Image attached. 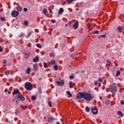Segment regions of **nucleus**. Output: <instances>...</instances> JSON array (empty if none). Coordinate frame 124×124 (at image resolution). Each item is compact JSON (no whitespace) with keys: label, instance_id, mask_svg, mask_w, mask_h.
I'll return each mask as SVG.
<instances>
[{"label":"nucleus","instance_id":"obj_23","mask_svg":"<svg viewBox=\"0 0 124 124\" xmlns=\"http://www.w3.org/2000/svg\"><path fill=\"white\" fill-rule=\"evenodd\" d=\"M102 37V38H105L106 37V34L101 35L98 37V38H101Z\"/></svg>","mask_w":124,"mask_h":124},{"label":"nucleus","instance_id":"obj_27","mask_svg":"<svg viewBox=\"0 0 124 124\" xmlns=\"http://www.w3.org/2000/svg\"><path fill=\"white\" fill-rule=\"evenodd\" d=\"M44 67H45V68H47V67H48V65L47 64V63H46V62H45L44 63Z\"/></svg>","mask_w":124,"mask_h":124},{"label":"nucleus","instance_id":"obj_43","mask_svg":"<svg viewBox=\"0 0 124 124\" xmlns=\"http://www.w3.org/2000/svg\"><path fill=\"white\" fill-rule=\"evenodd\" d=\"M50 57H54L55 56V54L54 53H50Z\"/></svg>","mask_w":124,"mask_h":124},{"label":"nucleus","instance_id":"obj_52","mask_svg":"<svg viewBox=\"0 0 124 124\" xmlns=\"http://www.w3.org/2000/svg\"><path fill=\"white\" fill-rule=\"evenodd\" d=\"M6 62H7L6 60H4L3 62V63H6Z\"/></svg>","mask_w":124,"mask_h":124},{"label":"nucleus","instance_id":"obj_10","mask_svg":"<svg viewBox=\"0 0 124 124\" xmlns=\"http://www.w3.org/2000/svg\"><path fill=\"white\" fill-rule=\"evenodd\" d=\"M39 58L38 56H36L35 58L32 59V61L34 62H39Z\"/></svg>","mask_w":124,"mask_h":124},{"label":"nucleus","instance_id":"obj_17","mask_svg":"<svg viewBox=\"0 0 124 124\" xmlns=\"http://www.w3.org/2000/svg\"><path fill=\"white\" fill-rule=\"evenodd\" d=\"M66 93L67 94H68V95H69L68 96V97L69 98V97H72V94H71V93H70V92L69 91H67L66 92Z\"/></svg>","mask_w":124,"mask_h":124},{"label":"nucleus","instance_id":"obj_6","mask_svg":"<svg viewBox=\"0 0 124 124\" xmlns=\"http://www.w3.org/2000/svg\"><path fill=\"white\" fill-rule=\"evenodd\" d=\"M91 111L93 115H96L98 113V109L95 108H91Z\"/></svg>","mask_w":124,"mask_h":124},{"label":"nucleus","instance_id":"obj_42","mask_svg":"<svg viewBox=\"0 0 124 124\" xmlns=\"http://www.w3.org/2000/svg\"><path fill=\"white\" fill-rule=\"evenodd\" d=\"M69 78L71 79H74V76H70L69 77Z\"/></svg>","mask_w":124,"mask_h":124},{"label":"nucleus","instance_id":"obj_63","mask_svg":"<svg viewBox=\"0 0 124 124\" xmlns=\"http://www.w3.org/2000/svg\"><path fill=\"white\" fill-rule=\"evenodd\" d=\"M44 119H46V117H45Z\"/></svg>","mask_w":124,"mask_h":124},{"label":"nucleus","instance_id":"obj_59","mask_svg":"<svg viewBox=\"0 0 124 124\" xmlns=\"http://www.w3.org/2000/svg\"><path fill=\"white\" fill-rule=\"evenodd\" d=\"M102 124H108V123H103Z\"/></svg>","mask_w":124,"mask_h":124},{"label":"nucleus","instance_id":"obj_56","mask_svg":"<svg viewBox=\"0 0 124 124\" xmlns=\"http://www.w3.org/2000/svg\"><path fill=\"white\" fill-rule=\"evenodd\" d=\"M56 124H61L59 122H57Z\"/></svg>","mask_w":124,"mask_h":124},{"label":"nucleus","instance_id":"obj_2","mask_svg":"<svg viewBox=\"0 0 124 124\" xmlns=\"http://www.w3.org/2000/svg\"><path fill=\"white\" fill-rule=\"evenodd\" d=\"M109 89L111 93H117V85L115 83H113L109 86Z\"/></svg>","mask_w":124,"mask_h":124},{"label":"nucleus","instance_id":"obj_39","mask_svg":"<svg viewBox=\"0 0 124 124\" xmlns=\"http://www.w3.org/2000/svg\"><path fill=\"white\" fill-rule=\"evenodd\" d=\"M23 11H24V12H27L28 11V8H24V9H23Z\"/></svg>","mask_w":124,"mask_h":124},{"label":"nucleus","instance_id":"obj_9","mask_svg":"<svg viewBox=\"0 0 124 124\" xmlns=\"http://www.w3.org/2000/svg\"><path fill=\"white\" fill-rule=\"evenodd\" d=\"M73 27L74 28V29H75V30H77V29H78V27H79V23L78 22V21L75 22L73 25Z\"/></svg>","mask_w":124,"mask_h":124},{"label":"nucleus","instance_id":"obj_30","mask_svg":"<svg viewBox=\"0 0 124 124\" xmlns=\"http://www.w3.org/2000/svg\"><path fill=\"white\" fill-rule=\"evenodd\" d=\"M99 31H93L92 32V34H97V33H99Z\"/></svg>","mask_w":124,"mask_h":124},{"label":"nucleus","instance_id":"obj_4","mask_svg":"<svg viewBox=\"0 0 124 124\" xmlns=\"http://www.w3.org/2000/svg\"><path fill=\"white\" fill-rule=\"evenodd\" d=\"M18 98H19L20 100H21V101H24V100H25V98L24 97V96H23V95H22L21 93H18V96L15 97V99L17 100L18 99Z\"/></svg>","mask_w":124,"mask_h":124},{"label":"nucleus","instance_id":"obj_18","mask_svg":"<svg viewBox=\"0 0 124 124\" xmlns=\"http://www.w3.org/2000/svg\"><path fill=\"white\" fill-rule=\"evenodd\" d=\"M27 74H30L31 73V68L28 67L26 69Z\"/></svg>","mask_w":124,"mask_h":124},{"label":"nucleus","instance_id":"obj_48","mask_svg":"<svg viewBox=\"0 0 124 124\" xmlns=\"http://www.w3.org/2000/svg\"><path fill=\"white\" fill-rule=\"evenodd\" d=\"M49 13H51V14L53 13V12L52 11V10H51V9L49 10Z\"/></svg>","mask_w":124,"mask_h":124},{"label":"nucleus","instance_id":"obj_5","mask_svg":"<svg viewBox=\"0 0 124 124\" xmlns=\"http://www.w3.org/2000/svg\"><path fill=\"white\" fill-rule=\"evenodd\" d=\"M12 17H17L19 15V12L13 10L11 13Z\"/></svg>","mask_w":124,"mask_h":124},{"label":"nucleus","instance_id":"obj_49","mask_svg":"<svg viewBox=\"0 0 124 124\" xmlns=\"http://www.w3.org/2000/svg\"><path fill=\"white\" fill-rule=\"evenodd\" d=\"M8 91V89H5V90H4V92L5 93H7V91Z\"/></svg>","mask_w":124,"mask_h":124},{"label":"nucleus","instance_id":"obj_61","mask_svg":"<svg viewBox=\"0 0 124 124\" xmlns=\"http://www.w3.org/2000/svg\"><path fill=\"white\" fill-rule=\"evenodd\" d=\"M90 29L88 30V32H90Z\"/></svg>","mask_w":124,"mask_h":124},{"label":"nucleus","instance_id":"obj_54","mask_svg":"<svg viewBox=\"0 0 124 124\" xmlns=\"http://www.w3.org/2000/svg\"><path fill=\"white\" fill-rule=\"evenodd\" d=\"M71 57H72V58H73V59H75V57H74V55H71Z\"/></svg>","mask_w":124,"mask_h":124},{"label":"nucleus","instance_id":"obj_47","mask_svg":"<svg viewBox=\"0 0 124 124\" xmlns=\"http://www.w3.org/2000/svg\"><path fill=\"white\" fill-rule=\"evenodd\" d=\"M16 105H18V104H19V101L18 100H16Z\"/></svg>","mask_w":124,"mask_h":124},{"label":"nucleus","instance_id":"obj_44","mask_svg":"<svg viewBox=\"0 0 124 124\" xmlns=\"http://www.w3.org/2000/svg\"><path fill=\"white\" fill-rule=\"evenodd\" d=\"M3 49H2V47L1 46H0V53L2 52Z\"/></svg>","mask_w":124,"mask_h":124},{"label":"nucleus","instance_id":"obj_22","mask_svg":"<svg viewBox=\"0 0 124 124\" xmlns=\"http://www.w3.org/2000/svg\"><path fill=\"white\" fill-rule=\"evenodd\" d=\"M19 37H25V34L23 32H21L19 35H18Z\"/></svg>","mask_w":124,"mask_h":124},{"label":"nucleus","instance_id":"obj_1","mask_svg":"<svg viewBox=\"0 0 124 124\" xmlns=\"http://www.w3.org/2000/svg\"><path fill=\"white\" fill-rule=\"evenodd\" d=\"M77 99H82V98H84L86 99V100H88L90 101L93 98L92 94L84 92H79L78 93L77 96Z\"/></svg>","mask_w":124,"mask_h":124},{"label":"nucleus","instance_id":"obj_55","mask_svg":"<svg viewBox=\"0 0 124 124\" xmlns=\"http://www.w3.org/2000/svg\"><path fill=\"white\" fill-rule=\"evenodd\" d=\"M94 84H95V85H96V84H98V82H94Z\"/></svg>","mask_w":124,"mask_h":124},{"label":"nucleus","instance_id":"obj_8","mask_svg":"<svg viewBox=\"0 0 124 124\" xmlns=\"http://www.w3.org/2000/svg\"><path fill=\"white\" fill-rule=\"evenodd\" d=\"M56 83L58 86H63L64 80H62L61 81H56Z\"/></svg>","mask_w":124,"mask_h":124},{"label":"nucleus","instance_id":"obj_15","mask_svg":"<svg viewBox=\"0 0 124 124\" xmlns=\"http://www.w3.org/2000/svg\"><path fill=\"white\" fill-rule=\"evenodd\" d=\"M117 30L119 32H122L123 31V27L119 26L117 27Z\"/></svg>","mask_w":124,"mask_h":124},{"label":"nucleus","instance_id":"obj_28","mask_svg":"<svg viewBox=\"0 0 124 124\" xmlns=\"http://www.w3.org/2000/svg\"><path fill=\"white\" fill-rule=\"evenodd\" d=\"M54 70H58V67L57 65H55L53 67Z\"/></svg>","mask_w":124,"mask_h":124},{"label":"nucleus","instance_id":"obj_35","mask_svg":"<svg viewBox=\"0 0 124 124\" xmlns=\"http://www.w3.org/2000/svg\"><path fill=\"white\" fill-rule=\"evenodd\" d=\"M48 106L49 107H52V103L50 101L48 102Z\"/></svg>","mask_w":124,"mask_h":124},{"label":"nucleus","instance_id":"obj_60","mask_svg":"<svg viewBox=\"0 0 124 124\" xmlns=\"http://www.w3.org/2000/svg\"><path fill=\"white\" fill-rule=\"evenodd\" d=\"M65 27H67V24H65Z\"/></svg>","mask_w":124,"mask_h":124},{"label":"nucleus","instance_id":"obj_51","mask_svg":"<svg viewBox=\"0 0 124 124\" xmlns=\"http://www.w3.org/2000/svg\"><path fill=\"white\" fill-rule=\"evenodd\" d=\"M4 74H5V75H7V74H8V73L7 72V71H5L4 72Z\"/></svg>","mask_w":124,"mask_h":124},{"label":"nucleus","instance_id":"obj_33","mask_svg":"<svg viewBox=\"0 0 124 124\" xmlns=\"http://www.w3.org/2000/svg\"><path fill=\"white\" fill-rule=\"evenodd\" d=\"M35 99H36V97H35V96L32 95L31 96V100H35Z\"/></svg>","mask_w":124,"mask_h":124},{"label":"nucleus","instance_id":"obj_29","mask_svg":"<svg viewBox=\"0 0 124 124\" xmlns=\"http://www.w3.org/2000/svg\"><path fill=\"white\" fill-rule=\"evenodd\" d=\"M85 110L86 111V112H90V108H89V107L87 106L85 108Z\"/></svg>","mask_w":124,"mask_h":124},{"label":"nucleus","instance_id":"obj_53","mask_svg":"<svg viewBox=\"0 0 124 124\" xmlns=\"http://www.w3.org/2000/svg\"><path fill=\"white\" fill-rule=\"evenodd\" d=\"M98 87H101V83H98Z\"/></svg>","mask_w":124,"mask_h":124},{"label":"nucleus","instance_id":"obj_62","mask_svg":"<svg viewBox=\"0 0 124 124\" xmlns=\"http://www.w3.org/2000/svg\"><path fill=\"white\" fill-rule=\"evenodd\" d=\"M26 108H28V106H26Z\"/></svg>","mask_w":124,"mask_h":124},{"label":"nucleus","instance_id":"obj_32","mask_svg":"<svg viewBox=\"0 0 124 124\" xmlns=\"http://www.w3.org/2000/svg\"><path fill=\"white\" fill-rule=\"evenodd\" d=\"M72 1H73V0H67V2L68 4L72 3Z\"/></svg>","mask_w":124,"mask_h":124},{"label":"nucleus","instance_id":"obj_21","mask_svg":"<svg viewBox=\"0 0 124 124\" xmlns=\"http://www.w3.org/2000/svg\"><path fill=\"white\" fill-rule=\"evenodd\" d=\"M30 56H31V53H28L26 54L25 56V59H28V58H29Z\"/></svg>","mask_w":124,"mask_h":124},{"label":"nucleus","instance_id":"obj_46","mask_svg":"<svg viewBox=\"0 0 124 124\" xmlns=\"http://www.w3.org/2000/svg\"><path fill=\"white\" fill-rule=\"evenodd\" d=\"M72 23V22H71V21H70L68 22V25L69 26H70V25H71Z\"/></svg>","mask_w":124,"mask_h":124},{"label":"nucleus","instance_id":"obj_57","mask_svg":"<svg viewBox=\"0 0 124 124\" xmlns=\"http://www.w3.org/2000/svg\"><path fill=\"white\" fill-rule=\"evenodd\" d=\"M13 101L14 102L15 101V99H14L13 100Z\"/></svg>","mask_w":124,"mask_h":124},{"label":"nucleus","instance_id":"obj_20","mask_svg":"<svg viewBox=\"0 0 124 124\" xmlns=\"http://www.w3.org/2000/svg\"><path fill=\"white\" fill-rule=\"evenodd\" d=\"M63 12V8H61L59 11V14L61 15Z\"/></svg>","mask_w":124,"mask_h":124},{"label":"nucleus","instance_id":"obj_36","mask_svg":"<svg viewBox=\"0 0 124 124\" xmlns=\"http://www.w3.org/2000/svg\"><path fill=\"white\" fill-rule=\"evenodd\" d=\"M106 104L107 105H109V104H110V101L109 100H107L106 101Z\"/></svg>","mask_w":124,"mask_h":124},{"label":"nucleus","instance_id":"obj_58","mask_svg":"<svg viewBox=\"0 0 124 124\" xmlns=\"http://www.w3.org/2000/svg\"><path fill=\"white\" fill-rule=\"evenodd\" d=\"M76 74H78V71H77V72H76Z\"/></svg>","mask_w":124,"mask_h":124},{"label":"nucleus","instance_id":"obj_41","mask_svg":"<svg viewBox=\"0 0 124 124\" xmlns=\"http://www.w3.org/2000/svg\"><path fill=\"white\" fill-rule=\"evenodd\" d=\"M51 23H52L53 24H54V23H56V20L55 19H52L51 20Z\"/></svg>","mask_w":124,"mask_h":124},{"label":"nucleus","instance_id":"obj_13","mask_svg":"<svg viewBox=\"0 0 124 124\" xmlns=\"http://www.w3.org/2000/svg\"><path fill=\"white\" fill-rule=\"evenodd\" d=\"M53 121H55V118L52 117H49L47 120V122H49V123H51V122H53Z\"/></svg>","mask_w":124,"mask_h":124},{"label":"nucleus","instance_id":"obj_12","mask_svg":"<svg viewBox=\"0 0 124 124\" xmlns=\"http://www.w3.org/2000/svg\"><path fill=\"white\" fill-rule=\"evenodd\" d=\"M19 93H20L19 92V90L18 89H16L13 93V95H14L15 94H17V93L19 94Z\"/></svg>","mask_w":124,"mask_h":124},{"label":"nucleus","instance_id":"obj_34","mask_svg":"<svg viewBox=\"0 0 124 124\" xmlns=\"http://www.w3.org/2000/svg\"><path fill=\"white\" fill-rule=\"evenodd\" d=\"M0 19L1 21H2V22H4L5 18L3 17H0Z\"/></svg>","mask_w":124,"mask_h":124},{"label":"nucleus","instance_id":"obj_38","mask_svg":"<svg viewBox=\"0 0 124 124\" xmlns=\"http://www.w3.org/2000/svg\"><path fill=\"white\" fill-rule=\"evenodd\" d=\"M99 82H100L101 83H102L103 82V79L102 78H98Z\"/></svg>","mask_w":124,"mask_h":124},{"label":"nucleus","instance_id":"obj_7","mask_svg":"<svg viewBox=\"0 0 124 124\" xmlns=\"http://www.w3.org/2000/svg\"><path fill=\"white\" fill-rule=\"evenodd\" d=\"M32 70L35 72H37V71L38 70V64H37V63L34 64L33 65Z\"/></svg>","mask_w":124,"mask_h":124},{"label":"nucleus","instance_id":"obj_26","mask_svg":"<svg viewBox=\"0 0 124 124\" xmlns=\"http://www.w3.org/2000/svg\"><path fill=\"white\" fill-rule=\"evenodd\" d=\"M50 63L51 64H52V65L55 64V63H56V61H55L54 60H51L50 61Z\"/></svg>","mask_w":124,"mask_h":124},{"label":"nucleus","instance_id":"obj_50","mask_svg":"<svg viewBox=\"0 0 124 124\" xmlns=\"http://www.w3.org/2000/svg\"><path fill=\"white\" fill-rule=\"evenodd\" d=\"M30 35H31V32L28 34V36L30 37Z\"/></svg>","mask_w":124,"mask_h":124},{"label":"nucleus","instance_id":"obj_24","mask_svg":"<svg viewBox=\"0 0 124 124\" xmlns=\"http://www.w3.org/2000/svg\"><path fill=\"white\" fill-rule=\"evenodd\" d=\"M120 75H121V72H120V71H117L116 72V77H118V76H119Z\"/></svg>","mask_w":124,"mask_h":124},{"label":"nucleus","instance_id":"obj_14","mask_svg":"<svg viewBox=\"0 0 124 124\" xmlns=\"http://www.w3.org/2000/svg\"><path fill=\"white\" fill-rule=\"evenodd\" d=\"M16 8L18 11H22V10H23V8L20 6H18Z\"/></svg>","mask_w":124,"mask_h":124},{"label":"nucleus","instance_id":"obj_11","mask_svg":"<svg viewBox=\"0 0 124 124\" xmlns=\"http://www.w3.org/2000/svg\"><path fill=\"white\" fill-rule=\"evenodd\" d=\"M69 88L71 89H72L75 86V83H73L72 81H70L69 82Z\"/></svg>","mask_w":124,"mask_h":124},{"label":"nucleus","instance_id":"obj_3","mask_svg":"<svg viewBox=\"0 0 124 124\" xmlns=\"http://www.w3.org/2000/svg\"><path fill=\"white\" fill-rule=\"evenodd\" d=\"M25 88L27 91H31L32 89V85L30 82H26L25 84Z\"/></svg>","mask_w":124,"mask_h":124},{"label":"nucleus","instance_id":"obj_19","mask_svg":"<svg viewBox=\"0 0 124 124\" xmlns=\"http://www.w3.org/2000/svg\"><path fill=\"white\" fill-rule=\"evenodd\" d=\"M117 114L120 117H124V114H123V113L121 111H118V112H117Z\"/></svg>","mask_w":124,"mask_h":124},{"label":"nucleus","instance_id":"obj_40","mask_svg":"<svg viewBox=\"0 0 124 124\" xmlns=\"http://www.w3.org/2000/svg\"><path fill=\"white\" fill-rule=\"evenodd\" d=\"M24 25L25 26H28V21H26V20L24 21Z\"/></svg>","mask_w":124,"mask_h":124},{"label":"nucleus","instance_id":"obj_45","mask_svg":"<svg viewBox=\"0 0 124 124\" xmlns=\"http://www.w3.org/2000/svg\"><path fill=\"white\" fill-rule=\"evenodd\" d=\"M121 104H122V105H124V100L121 101Z\"/></svg>","mask_w":124,"mask_h":124},{"label":"nucleus","instance_id":"obj_37","mask_svg":"<svg viewBox=\"0 0 124 124\" xmlns=\"http://www.w3.org/2000/svg\"><path fill=\"white\" fill-rule=\"evenodd\" d=\"M36 46H37L38 47V48H41V45H40V44H37L36 45Z\"/></svg>","mask_w":124,"mask_h":124},{"label":"nucleus","instance_id":"obj_25","mask_svg":"<svg viewBox=\"0 0 124 124\" xmlns=\"http://www.w3.org/2000/svg\"><path fill=\"white\" fill-rule=\"evenodd\" d=\"M107 64H108V65H109V66H111L112 65V63L111 62V61L108 60L107 62Z\"/></svg>","mask_w":124,"mask_h":124},{"label":"nucleus","instance_id":"obj_31","mask_svg":"<svg viewBox=\"0 0 124 124\" xmlns=\"http://www.w3.org/2000/svg\"><path fill=\"white\" fill-rule=\"evenodd\" d=\"M38 92L39 93H42V89H41V88H38Z\"/></svg>","mask_w":124,"mask_h":124},{"label":"nucleus","instance_id":"obj_16","mask_svg":"<svg viewBox=\"0 0 124 124\" xmlns=\"http://www.w3.org/2000/svg\"><path fill=\"white\" fill-rule=\"evenodd\" d=\"M43 13L44 14V15H46V14L48 13V10H47V9L46 8L44 9L43 10Z\"/></svg>","mask_w":124,"mask_h":124}]
</instances>
